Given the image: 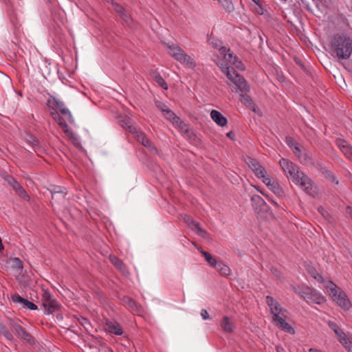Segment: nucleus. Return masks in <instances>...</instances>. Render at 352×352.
<instances>
[{
    "label": "nucleus",
    "instance_id": "12",
    "mask_svg": "<svg viewBox=\"0 0 352 352\" xmlns=\"http://www.w3.org/2000/svg\"><path fill=\"white\" fill-rule=\"evenodd\" d=\"M279 164L287 177L289 175H295L296 170L298 169V167L296 164L284 158L280 160Z\"/></svg>",
    "mask_w": 352,
    "mask_h": 352
},
{
    "label": "nucleus",
    "instance_id": "46",
    "mask_svg": "<svg viewBox=\"0 0 352 352\" xmlns=\"http://www.w3.org/2000/svg\"><path fill=\"white\" fill-rule=\"evenodd\" d=\"M294 61L296 63V65H299L300 67V68L306 73H308L309 71L308 69H307L306 66L305 65V64L303 63V62L299 58H297L296 57L294 58Z\"/></svg>",
    "mask_w": 352,
    "mask_h": 352
},
{
    "label": "nucleus",
    "instance_id": "59",
    "mask_svg": "<svg viewBox=\"0 0 352 352\" xmlns=\"http://www.w3.org/2000/svg\"><path fill=\"white\" fill-rule=\"evenodd\" d=\"M321 171L327 177L330 175V173H329V170L325 169V168H321Z\"/></svg>",
    "mask_w": 352,
    "mask_h": 352
},
{
    "label": "nucleus",
    "instance_id": "42",
    "mask_svg": "<svg viewBox=\"0 0 352 352\" xmlns=\"http://www.w3.org/2000/svg\"><path fill=\"white\" fill-rule=\"evenodd\" d=\"M15 192L23 198H28V195H27L25 189L21 186L19 184L16 188L14 189Z\"/></svg>",
    "mask_w": 352,
    "mask_h": 352
},
{
    "label": "nucleus",
    "instance_id": "58",
    "mask_svg": "<svg viewBox=\"0 0 352 352\" xmlns=\"http://www.w3.org/2000/svg\"><path fill=\"white\" fill-rule=\"evenodd\" d=\"M258 6V8H257L256 10V12L258 14H263L264 11H263V7L261 6V5L259 3Z\"/></svg>",
    "mask_w": 352,
    "mask_h": 352
},
{
    "label": "nucleus",
    "instance_id": "3",
    "mask_svg": "<svg viewBox=\"0 0 352 352\" xmlns=\"http://www.w3.org/2000/svg\"><path fill=\"white\" fill-rule=\"evenodd\" d=\"M166 45L169 50L168 53L175 60L182 63H185L190 67H194L195 65L192 58L186 54L180 47L173 43H166Z\"/></svg>",
    "mask_w": 352,
    "mask_h": 352
},
{
    "label": "nucleus",
    "instance_id": "16",
    "mask_svg": "<svg viewBox=\"0 0 352 352\" xmlns=\"http://www.w3.org/2000/svg\"><path fill=\"white\" fill-rule=\"evenodd\" d=\"M210 116L213 121L221 126H224L228 123L227 118L217 110H212Z\"/></svg>",
    "mask_w": 352,
    "mask_h": 352
},
{
    "label": "nucleus",
    "instance_id": "30",
    "mask_svg": "<svg viewBox=\"0 0 352 352\" xmlns=\"http://www.w3.org/2000/svg\"><path fill=\"white\" fill-rule=\"evenodd\" d=\"M223 72L226 74V76L232 82L234 80V76L239 75L233 67H227L223 69Z\"/></svg>",
    "mask_w": 352,
    "mask_h": 352
},
{
    "label": "nucleus",
    "instance_id": "17",
    "mask_svg": "<svg viewBox=\"0 0 352 352\" xmlns=\"http://www.w3.org/2000/svg\"><path fill=\"white\" fill-rule=\"evenodd\" d=\"M105 329L116 335H122L123 333V330L122 327L118 323H114L113 322L109 321L106 323Z\"/></svg>",
    "mask_w": 352,
    "mask_h": 352
},
{
    "label": "nucleus",
    "instance_id": "43",
    "mask_svg": "<svg viewBox=\"0 0 352 352\" xmlns=\"http://www.w3.org/2000/svg\"><path fill=\"white\" fill-rule=\"evenodd\" d=\"M15 192L23 198H28V195H27L25 189L21 186L19 184L16 188L14 189Z\"/></svg>",
    "mask_w": 352,
    "mask_h": 352
},
{
    "label": "nucleus",
    "instance_id": "24",
    "mask_svg": "<svg viewBox=\"0 0 352 352\" xmlns=\"http://www.w3.org/2000/svg\"><path fill=\"white\" fill-rule=\"evenodd\" d=\"M136 135V139L138 142H140L143 146L145 147H150L151 146V141L146 137L145 134L142 132H138L136 130V132L134 133Z\"/></svg>",
    "mask_w": 352,
    "mask_h": 352
},
{
    "label": "nucleus",
    "instance_id": "60",
    "mask_svg": "<svg viewBox=\"0 0 352 352\" xmlns=\"http://www.w3.org/2000/svg\"><path fill=\"white\" fill-rule=\"evenodd\" d=\"M201 254L204 256V258H206L208 255H210V253H208V252H206V251H204L202 250L201 252Z\"/></svg>",
    "mask_w": 352,
    "mask_h": 352
},
{
    "label": "nucleus",
    "instance_id": "52",
    "mask_svg": "<svg viewBox=\"0 0 352 352\" xmlns=\"http://www.w3.org/2000/svg\"><path fill=\"white\" fill-rule=\"evenodd\" d=\"M234 80L232 81V82L237 87L238 85H239L240 83L242 82V81H243L245 80V78L240 76V75H238V76H234Z\"/></svg>",
    "mask_w": 352,
    "mask_h": 352
},
{
    "label": "nucleus",
    "instance_id": "45",
    "mask_svg": "<svg viewBox=\"0 0 352 352\" xmlns=\"http://www.w3.org/2000/svg\"><path fill=\"white\" fill-rule=\"evenodd\" d=\"M206 261L211 267H214L217 265V260L210 254L206 258Z\"/></svg>",
    "mask_w": 352,
    "mask_h": 352
},
{
    "label": "nucleus",
    "instance_id": "63",
    "mask_svg": "<svg viewBox=\"0 0 352 352\" xmlns=\"http://www.w3.org/2000/svg\"><path fill=\"white\" fill-rule=\"evenodd\" d=\"M309 352H318V351L316 349H310L309 350Z\"/></svg>",
    "mask_w": 352,
    "mask_h": 352
},
{
    "label": "nucleus",
    "instance_id": "9",
    "mask_svg": "<svg viewBox=\"0 0 352 352\" xmlns=\"http://www.w3.org/2000/svg\"><path fill=\"white\" fill-rule=\"evenodd\" d=\"M331 329L336 334L340 342L349 351L352 352V336L346 335L341 329L336 324H331Z\"/></svg>",
    "mask_w": 352,
    "mask_h": 352
},
{
    "label": "nucleus",
    "instance_id": "27",
    "mask_svg": "<svg viewBox=\"0 0 352 352\" xmlns=\"http://www.w3.org/2000/svg\"><path fill=\"white\" fill-rule=\"evenodd\" d=\"M216 266L218 272L221 276H228V275H230V269L228 265L222 263H219Z\"/></svg>",
    "mask_w": 352,
    "mask_h": 352
},
{
    "label": "nucleus",
    "instance_id": "31",
    "mask_svg": "<svg viewBox=\"0 0 352 352\" xmlns=\"http://www.w3.org/2000/svg\"><path fill=\"white\" fill-rule=\"evenodd\" d=\"M58 112L64 116L63 118L65 120V122L68 121L70 123L74 122V119L70 111L65 107L60 109Z\"/></svg>",
    "mask_w": 352,
    "mask_h": 352
},
{
    "label": "nucleus",
    "instance_id": "64",
    "mask_svg": "<svg viewBox=\"0 0 352 352\" xmlns=\"http://www.w3.org/2000/svg\"><path fill=\"white\" fill-rule=\"evenodd\" d=\"M280 349H281V350H283V349H282V348H280V346H276V351H277V352H280Z\"/></svg>",
    "mask_w": 352,
    "mask_h": 352
},
{
    "label": "nucleus",
    "instance_id": "47",
    "mask_svg": "<svg viewBox=\"0 0 352 352\" xmlns=\"http://www.w3.org/2000/svg\"><path fill=\"white\" fill-rule=\"evenodd\" d=\"M78 321L80 322V324L83 326L86 329H87V327L90 325V323L89 322V320L81 316L79 319H78Z\"/></svg>",
    "mask_w": 352,
    "mask_h": 352
},
{
    "label": "nucleus",
    "instance_id": "21",
    "mask_svg": "<svg viewBox=\"0 0 352 352\" xmlns=\"http://www.w3.org/2000/svg\"><path fill=\"white\" fill-rule=\"evenodd\" d=\"M113 6L114 10L120 15L123 21H124L126 23H129L131 21V18L126 13V10L122 6L118 3H115Z\"/></svg>",
    "mask_w": 352,
    "mask_h": 352
},
{
    "label": "nucleus",
    "instance_id": "62",
    "mask_svg": "<svg viewBox=\"0 0 352 352\" xmlns=\"http://www.w3.org/2000/svg\"><path fill=\"white\" fill-rule=\"evenodd\" d=\"M232 60H234V62L239 61V60H238V58H237L236 56H234L233 57Z\"/></svg>",
    "mask_w": 352,
    "mask_h": 352
},
{
    "label": "nucleus",
    "instance_id": "35",
    "mask_svg": "<svg viewBox=\"0 0 352 352\" xmlns=\"http://www.w3.org/2000/svg\"><path fill=\"white\" fill-rule=\"evenodd\" d=\"M177 126L182 131H184L190 138H191V135H193V132L189 129L187 125L182 120V124L177 122L174 124Z\"/></svg>",
    "mask_w": 352,
    "mask_h": 352
},
{
    "label": "nucleus",
    "instance_id": "41",
    "mask_svg": "<svg viewBox=\"0 0 352 352\" xmlns=\"http://www.w3.org/2000/svg\"><path fill=\"white\" fill-rule=\"evenodd\" d=\"M237 87L241 92L245 93V94H246L247 92H248L250 91V87H249L245 79L243 81H242L241 83L238 85Z\"/></svg>",
    "mask_w": 352,
    "mask_h": 352
},
{
    "label": "nucleus",
    "instance_id": "13",
    "mask_svg": "<svg viewBox=\"0 0 352 352\" xmlns=\"http://www.w3.org/2000/svg\"><path fill=\"white\" fill-rule=\"evenodd\" d=\"M12 300L14 302H18L22 305L23 308L28 309L30 310L37 309V306L34 303L29 301L27 299L22 298L17 294H15L12 296Z\"/></svg>",
    "mask_w": 352,
    "mask_h": 352
},
{
    "label": "nucleus",
    "instance_id": "28",
    "mask_svg": "<svg viewBox=\"0 0 352 352\" xmlns=\"http://www.w3.org/2000/svg\"><path fill=\"white\" fill-rule=\"evenodd\" d=\"M109 259L111 263L118 270H122V268H124V265L122 261L120 260L119 258L116 257V256L110 255Z\"/></svg>",
    "mask_w": 352,
    "mask_h": 352
},
{
    "label": "nucleus",
    "instance_id": "7",
    "mask_svg": "<svg viewBox=\"0 0 352 352\" xmlns=\"http://www.w3.org/2000/svg\"><path fill=\"white\" fill-rule=\"evenodd\" d=\"M298 294L307 302L322 304L325 301L324 298L321 294L318 293L315 289L308 287H302Z\"/></svg>",
    "mask_w": 352,
    "mask_h": 352
},
{
    "label": "nucleus",
    "instance_id": "1",
    "mask_svg": "<svg viewBox=\"0 0 352 352\" xmlns=\"http://www.w3.org/2000/svg\"><path fill=\"white\" fill-rule=\"evenodd\" d=\"M266 303L270 308V312L273 315V322L276 326L287 333L294 334V329L286 322L287 311L281 307L278 301L270 296H266Z\"/></svg>",
    "mask_w": 352,
    "mask_h": 352
},
{
    "label": "nucleus",
    "instance_id": "51",
    "mask_svg": "<svg viewBox=\"0 0 352 352\" xmlns=\"http://www.w3.org/2000/svg\"><path fill=\"white\" fill-rule=\"evenodd\" d=\"M230 63L234 65L235 67L236 68H238L239 69H241V70L245 69L244 65L243 64V63L241 61L234 62V60L230 59Z\"/></svg>",
    "mask_w": 352,
    "mask_h": 352
},
{
    "label": "nucleus",
    "instance_id": "25",
    "mask_svg": "<svg viewBox=\"0 0 352 352\" xmlns=\"http://www.w3.org/2000/svg\"><path fill=\"white\" fill-rule=\"evenodd\" d=\"M292 177V182L297 184L300 185L302 184V182L304 181V177H307L302 172L299 170V168L296 170L295 175H292L290 176Z\"/></svg>",
    "mask_w": 352,
    "mask_h": 352
},
{
    "label": "nucleus",
    "instance_id": "18",
    "mask_svg": "<svg viewBox=\"0 0 352 352\" xmlns=\"http://www.w3.org/2000/svg\"><path fill=\"white\" fill-rule=\"evenodd\" d=\"M263 182L269 187V188L276 195H280L282 192V190L279 184L272 179L270 177L265 178Z\"/></svg>",
    "mask_w": 352,
    "mask_h": 352
},
{
    "label": "nucleus",
    "instance_id": "14",
    "mask_svg": "<svg viewBox=\"0 0 352 352\" xmlns=\"http://www.w3.org/2000/svg\"><path fill=\"white\" fill-rule=\"evenodd\" d=\"M300 186L307 195L312 197L314 196V194L316 193L315 188L311 180L307 176V177H304V181L302 182Z\"/></svg>",
    "mask_w": 352,
    "mask_h": 352
},
{
    "label": "nucleus",
    "instance_id": "48",
    "mask_svg": "<svg viewBox=\"0 0 352 352\" xmlns=\"http://www.w3.org/2000/svg\"><path fill=\"white\" fill-rule=\"evenodd\" d=\"M320 62L323 65V66L326 69H327V67H328L329 65V64L328 59L327 58V55L324 54V53H322V54L320 55Z\"/></svg>",
    "mask_w": 352,
    "mask_h": 352
},
{
    "label": "nucleus",
    "instance_id": "38",
    "mask_svg": "<svg viewBox=\"0 0 352 352\" xmlns=\"http://www.w3.org/2000/svg\"><path fill=\"white\" fill-rule=\"evenodd\" d=\"M220 54L223 55L224 58L226 59L228 62H230V59L232 60L234 56L232 53L230 52V50H228V53L227 54V49L226 47H221L219 49Z\"/></svg>",
    "mask_w": 352,
    "mask_h": 352
},
{
    "label": "nucleus",
    "instance_id": "56",
    "mask_svg": "<svg viewBox=\"0 0 352 352\" xmlns=\"http://www.w3.org/2000/svg\"><path fill=\"white\" fill-rule=\"evenodd\" d=\"M272 272L276 276V278H280V272L277 269L272 268Z\"/></svg>",
    "mask_w": 352,
    "mask_h": 352
},
{
    "label": "nucleus",
    "instance_id": "15",
    "mask_svg": "<svg viewBox=\"0 0 352 352\" xmlns=\"http://www.w3.org/2000/svg\"><path fill=\"white\" fill-rule=\"evenodd\" d=\"M122 302L124 305H127L132 311L140 312L142 309L141 305L129 296H123Z\"/></svg>",
    "mask_w": 352,
    "mask_h": 352
},
{
    "label": "nucleus",
    "instance_id": "36",
    "mask_svg": "<svg viewBox=\"0 0 352 352\" xmlns=\"http://www.w3.org/2000/svg\"><path fill=\"white\" fill-rule=\"evenodd\" d=\"M153 78H154L155 80L156 81V82L161 87H162L164 89H168V85H167L166 81L164 80V79L160 74H155Z\"/></svg>",
    "mask_w": 352,
    "mask_h": 352
},
{
    "label": "nucleus",
    "instance_id": "49",
    "mask_svg": "<svg viewBox=\"0 0 352 352\" xmlns=\"http://www.w3.org/2000/svg\"><path fill=\"white\" fill-rule=\"evenodd\" d=\"M294 153L297 155L299 158L301 157V155L302 154L301 149L299 147L298 144H296L293 148Z\"/></svg>",
    "mask_w": 352,
    "mask_h": 352
},
{
    "label": "nucleus",
    "instance_id": "2",
    "mask_svg": "<svg viewBox=\"0 0 352 352\" xmlns=\"http://www.w3.org/2000/svg\"><path fill=\"white\" fill-rule=\"evenodd\" d=\"M333 51L338 59H347L352 52V42L344 35L334 37Z\"/></svg>",
    "mask_w": 352,
    "mask_h": 352
},
{
    "label": "nucleus",
    "instance_id": "37",
    "mask_svg": "<svg viewBox=\"0 0 352 352\" xmlns=\"http://www.w3.org/2000/svg\"><path fill=\"white\" fill-rule=\"evenodd\" d=\"M240 100L247 107H251L254 104L252 99L247 94H241Z\"/></svg>",
    "mask_w": 352,
    "mask_h": 352
},
{
    "label": "nucleus",
    "instance_id": "50",
    "mask_svg": "<svg viewBox=\"0 0 352 352\" xmlns=\"http://www.w3.org/2000/svg\"><path fill=\"white\" fill-rule=\"evenodd\" d=\"M156 107L163 112V113L166 111V110L168 109L166 104H164L163 102L160 101H156L155 102Z\"/></svg>",
    "mask_w": 352,
    "mask_h": 352
},
{
    "label": "nucleus",
    "instance_id": "40",
    "mask_svg": "<svg viewBox=\"0 0 352 352\" xmlns=\"http://www.w3.org/2000/svg\"><path fill=\"white\" fill-rule=\"evenodd\" d=\"M4 179L8 182V184L12 187L14 190L19 184V183L16 181L15 179L11 175H7Z\"/></svg>",
    "mask_w": 352,
    "mask_h": 352
},
{
    "label": "nucleus",
    "instance_id": "34",
    "mask_svg": "<svg viewBox=\"0 0 352 352\" xmlns=\"http://www.w3.org/2000/svg\"><path fill=\"white\" fill-rule=\"evenodd\" d=\"M254 174L259 178H262L263 181L265 178H268L270 176L267 174L265 169L261 165V166L254 171Z\"/></svg>",
    "mask_w": 352,
    "mask_h": 352
},
{
    "label": "nucleus",
    "instance_id": "32",
    "mask_svg": "<svg viewBox=\"0 0 352 352\" xmlns=\"http://www.w3.org/2000/svg\"><path fill=\"white\" fill-rule=\"evenodd\" d=\"M26 142L30 144L32 147H38L39 146V141L38 140L31 134H27L26 135Z\"/></svg>",
    "mask_w": 352,
    "mask_h": 352
},
{
    "label": "nucleus",
    "instance_id": "8",
    "mask_svg": "<svg viewBox=\"0 0 352 352\" xmlns=\"http://www.w3.org/2000/svg\"><path fill=\"white\" fill-rule=\"evenodd\" d=\"M41 300L45 311L48 314L57 311L60 308L58 302L52 298V295L47 291H43Z\"/></svg>",
    "mask_w": 352,
    "mask_h": 352
},
{
    "label": "nucleus",
    "instance_id": "11",
    "mask_svg": "<svg viewBox=\"0 0 352 352\" xmlns=\"http://www.w3.org/2000/svg\"><path fill=\"white\" fill-rule=\"evenodd\" d=\"M184 220L189 226V227L192 230H195L197 234L199 236L205 237L207 235L206 231L203 230L200 227L199 223L195 221L190 216L185 214Z\"/></svg>",
    "mask_w": 352,
    "mask_h": 352
},
{
    "label": "nucleus",
    "instance_id": "19",
    "mask_svg": "<svg viewBox=\"0 0 352 352\" xmlns=\"http://www.w3.org/2000/svg\"><path fill=\"white\" fill-rule=\"evenodd\" d=\"M223 331L226 333H232L234 331V325L228 316H224L220 323Z\"/></svg>",
    "mask_w": 352,
    "mask_h": 352
},
{
    "label": "nucleus",
    "instance_id": "54",
    "mask_svg": "<svg viewBox=\"0 0 352 352\" xmlns=\"http://www.w3.org/2000/svg\"><path fill=\"white\" fill-rule=\"evenodd\" d=\"M65 193L62 192H54V193H52V199H54L58 195H60L63 198H65Z\"/></svg>",
    "mask_w": 352,
    "mask_h": 352
},
{
    "label": "nucleus",
    "instance_id": "22",
    "mask_svg": "<svg viewBox=\"0 0 352 352\" xmlns=\"http://www.w3.org/2000/svg\"><path fill=\"white\" fill-rule=\"evenodd\" d=\"M337 145L347 157L349 159L352 158V148L347 145L344 140H338Z\"/></svg>",
    "mask_w": 352,
    "mask_h": 352
},
{
    "label": "nucleus",
    "instance_id": "23",
    "mask_svg": "<svg viewBox=\"0 0 352 352\" xmlns=\"http://www.w3.org/2000/svg\"><path fill=\"white\" fill-rule=\"evenodd\" d=\"M164 115L166 118L170 120L173 124L177 122L182 124V120L170 109H168L166 110V111L164 113Z\"/></svg>",
    "mask_w": 352,
    "mask_h": 352
},
{
    "label": "nucleus",
    "instance_id": "55",
    "mask_svg": "<svg viewBox=\"0 0 352 352\" xmlns=\"http://www.w3.org/2000/svg\"><path fill=\"white\" fill-rule=\"evenodd\" d=\"M201 315L204 320H207L209 318V314L206 309H202L201 312Z\"/></svg>",
    "mask_w": 352,
    "mask_h": 352
},
{
    "label": "nucleus",
    "instance_id": "61",
    "mask_svg": "<svg viewBox=\"0 0 352 352\" xmlns=\"http://www.w3.org/2000/svg\"><path fill=\"white\" fill-rule=\"evenodd\" d=\"M331 182H336L337 184H338V181L332 177H331Z\"/></svg>",
    "mask_w": 352,
    "mask_h": 352
},
{
    "label": "nucleus",
    "instance_id": "57",
    "mask_svg": "<svg viewBox=\"0 0 352 352\" xmlns=\"http://www.w3.org/2000/svg\"><path fill=\"white\" fill-rule=\"evenodd\" d=\"M226 136L233 140H234L235 135L233 131H230L228 133H227Z\"/></svg>",
    "mask_w": 352,
    "mask_h": 352
},
{
    "label": "nucleus",
    "instance_id": "26",
    "mask_svg": "<svg viewBox=\"0 0 352 352\" xmlns=\"http://www.w3.org/2000/svg\"><path fill=\"white\" fill-rule=\"evenodd\" d=\"M219 3L221 4L222 8L227 12H232L234 10V5L232 2V0H217Z\"/></svg>",
    "mask_w": 352,
    "mask_h": 352
},
{
    "label": "nucleus",
    "instance_id": "6",
    "mask_svg": "<svg viewBox=\"0 0 352 352\" xmlns=\"http://www.w3.org/2000/svg\"><path fill=\"white\" fill-rule=\"evenodd\" d=\"M10 327L15 335L20 339H22L29 343L34 344V339L33 336L28 333L21 325L15 322L14 320H10Z\"/></svg>",
    "mask_w": 352,
    "mask_h": 352
},
{
    "label": "nucleus",
    "instance_id": "33",
    "mask_svg": "<svg viewBox=\"0 0 352 352\" xmlns=\"http://www.w3.org/2000/svg\"><path fill=\"white\" fill-rule=\"evenodd\" d=\"M307 271L314 279L317 280L320 283L323 282L322 276L319 273L317 272L314 267H309L307 268Z\"/></svg>",
    "mask_w": 352,
    "mask_h": 352
},
{
    "label": "nucleus",
    "instance_id": "29",
    "mask_svg": "<svg viewBox=\"0 0 352 352\" xmlns=\"http://www.w3.org/2000/svg\"><path fill=\"white\" fill-rule=\"evenodd\" d=\"M0 333L8 340L12 341L14 340V336L12 333L3 324H0Z\"/></svg>",
    "mask_w": 352,
    "mask_h": 352
},
{
    "label": "nucleus",
    "instance_id": "5",
    "mask_svg": "<svg viewBox=\"0 0 352 352\" xmlns=\"http://www.w3.org/2000/svg\"><path fill=\"white\" fill-rule=\"evenodd\" d=\"M49 107L51 109L55 110L54 112L51 113V115L53 117V118L56 120V122L58 123V124L62 128L63 131L65 133H69V126H68L67 122H65V120L63 118V117H62L60 115V113L58 112L60 111V109L65 107V104L63 102H61L56 98H54L53 101H52V104H49Z\"/></svg>",
    "mask_w": 352,
    "mask_h": 352
},
{
    "label": "nucleus",
    "instance_id": "20",
    "mask_svg": "<svg viewBox=\"0 0 352 352\" xmlns=\"http://www.w3.org/2000/svg\"><path fill=\"white\" fill-rule=\"evenodd\" d=\"M9 263L12 269L15 270L19 274H21L23 269V263L20 258L17 257L10 258L9 259Z\"/></svg>",
    "mask_w": 352,
    "mask_h": 352
},
{
    "label": "nucleus",
    "instance_id": "39",
    "mask_svg": "<svg viewBox=\"0 0 352 352\" xmlns=\"http://www.w3.org/2000/svg\"><path fill=\"white\" fill-rule=\"evenodd\" d=\"M120 124L122 127L127 129L131 133H135L136 132V129L133 126L129 124V122L127 120L124 119L121 120Z\"/></svg>",
    "mask_w": 352,
    "mask_h": 352
},
{
    "label": "nucleus",
    "instance_id": "10",
    "mask_svg": "<svg viewBox=\"0 0 352 352\" xmlns=\"http://www.w3.org/2000/svg\"><path fill=\"white\" fill-rule=\"evenodd\" d=\"M252 207L256 212H267L269 207L264 199L258 195H254L251 197Z\"/></svg>",
    "mask_w": 352,
    "mask_h": 352
},
{
    "label": "nucleus",
    "instance_id": "44",
    "mask_svg": "<svg viewBox=\"0 0 352 352\" xmlns=\"http://www.w3.org/2000/svg\"><path fill=\"white\" fill-rule=\"evenodd\" d=\"M249 166L252 170L254 171L256 169L261 166V164L256 160L254 159H250Z\"/></svg>",
    "mask_w": 352,
    "mask_h": 352
},
{
    "label": "nucleus",
    "instance_id": "4",
    "mask_svg": "<svg viewBox=\"0 0 352 352\" xmlns=\"http://www.w3.org/2000/svg\"><path fill=\"white\" fill-rule=\"evenodd\" d=\"M331 298L336 304L344 310H348L351 306V302L346 294L334 283L331 282Z\"/></svg>",
    "mask_w": 352,
    "mask_h": 352
},
{
    "label": "nucleus",
    "instance_id": "53",
    "mask_svg": "<svg viewBox=\"0 0 352 352\" xmlns=\"http://www.w3.org/2000/svg\"><path fill=\"white\" fill-rule=\"evenodd\" d=\"M286 140H287L288 145L291 148H293L296 144H297V143L291 137H287Z\"/></svg>",
    "mask_w": 352,
    "mask_h": 352
}]
</instances>
